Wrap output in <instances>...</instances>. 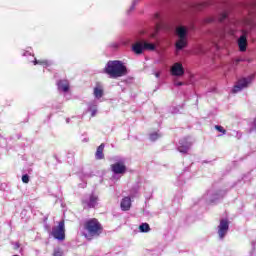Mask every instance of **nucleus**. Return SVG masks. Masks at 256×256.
Listing matches in <instances>:
<instances>
[{"instance_id": "f257e3e1", "label": "nucleus", "mask_w": 256, "mask_h": 256, "mask_svg": "<svg viewBox=\"0 0 256 256\" xmlns=\"http://www.w3.org/2000/svg\"><path fill=\"white\" fill-rule=\"evenodd\" d=\"M84 231H87V233H83V237L88 241H93L95 237H100L103 233V225L99 222V219L90 218L84 222Z\"/></svg>"}, {"instance_id": "f03ea898", "label": "nucleus", "mask_w": 256, "mask_h": 256, "mask_svg": "<svg viewBox=\"0 0 256 256\" xmlns=\"http://www.w3.org/2000/svg\"><path fill=\"white\" fill-rule=\"evenodd\" d=\"M104 73L109 75L110 79H118V77H125V75L128 73V70L127 66H125V64H123L121 61L110 60L107 62L104 68Z\"/></svg>"}, {"instance_id": "7ed1b4c3", "label": "nucleus", "mask_w": 256, "mask_h": 256, "mask_svg": "<svg viewBox=\"0 0 256 256\" xmlns=\"http://www.w3.org/2000/svg\"><path fill=\"white\" fill-rule=\"evenodd\" d=\"M51 235L58 241H65V220L60 221L57 226L52 228Z\"/></svg>"}, {"instance_id": "20e7f679", "label": "nucleus", "mask_w": 256, "mask_h": 256, "mask_svg": "<svg viewBox=\"0 0 256 256\" xmlns=\"http://www.w3.org/2000/svg\"><path fill=\"white\" fill-rule=\"evenodd\" d=\"M251 81H253V78L251 76L247 78H241L232 89V92L239 93V91H242V89L249 87V85H251Z\"/></svg>"}, {"instance_id": "39448f33", "label": "nucleus", "mask_w": 256, "mask_h": 256, "mask_svg": "<svg viewBox=\"0 0 256 256\" xmlns=\"http://www.w3.org/2000/svg\"><path fill=\"white\" fill-rule=\"evenodd\" d=\"M171 75L174 77H183L185 75V69L183 68V64L181 62H176L170 69Z\"/></svg>"}, {"instance_id": "423d86ee", "label": "nucleus", "mask_w": 256, "mask_h": 256, "mask_svg": "<svg viewBox=\"0 0 256 256\" xmlns=\"http://www.w3.org/2000/svg\"><path fill=\"white\" fill-rule=\"evenodd\" d=\"M111 170L115 175H123L127 172V166L124 162H116L111 165Z\"/></svg>"}, {"instance_id": "0eeeda50", "label": "nucleus", "mask_w": 256, "mask_h": 256, "mask_svg": "<svg viewBox=\"0 0 256 256\" xmlns=\"http://www.w3.org/2000/svg\"><path fill=\"white\" fill-rule=\"evenodd\" d=\"M227 231H229V221L225 219L220 220V224L218 226V235L220 239H223L227 235Z\"/></svg>"}, {"instance_id": "6e6552de", "label": "nucleus", "mask_w": 256, "mask_h": 256, "mask_svg": "<svg viewBox=\"0 0 256 256\" xmlns=\"http://www.w3.org/2000/svg\"><path fill=\"white\" fill-rule=\"evenodd\" d=\"M242 33L243 34L238 39V47L239 51L244 53V51H247V32L243 30Z\"/></svg>"}, {"instance_id": "1a4fd4ad", "label": "nucleus", "mask_w": 256, "mask_h": 256, "mask_svg": "<svg viewBox=\"0 0 256 256\" xmlns=\"http://www.w3.org/2000/svg\"><path fill=\"white\" fill-rule=\"evenodd\" d=\"M120 207L123 211H129L131 209V197H124L120 203Z\"/></svg>"}, {"instance_id": "9d476101", "label": "nucleus", "mask_w": 256, "mask_h": 256, "mask_svg": "<svg viewBox=\"0 0 256 256\" xmlns=\"http://www.w3.org/2000/svg\"><path fill=\"white\" fill-rule=\"evenodd\" d=\"M105 151V144L102 143L97 147V150L95 152V157L98 161H101V159H105V154L103 153Z\"/></svg>"}, {"instance_id": "9b49d317", "label": "nucleus", "mask_w": 256, "mask_h": 256, "mask_svg": "<svg viewBox=\"0 0 256 256\" xmlns=\"http://www.w3.org/2000/svg\"><path fill=\"white\" fill-rule=\"evenodd\" d=\"M57 87L59 91H63L64 93H67V91H69V81L59 80L57 82Z\"/></svg>"}, {"instance_id": "f8f14e48", "label": "nucleus", "mask_w": 256, "mask_h": 256, "mask_svg": "<svg viewBox=\"0 0 256 256\" xmlns=\"http://www.w3.org/2000/svg\"><path fill=\"white\" fill-rule=\"evenodd\" d=\"M176 35L179 37V39H187V28L184 26L177 27Z\"/></svg>"}, {"instance_id": "ddd939ff", "label": "nucleus", "mask_w": 256, "mask_h": 256, "mask_svg": "<svg viewBox=\"0 0 256 256\" xmlns=\"http://www.w3.org/2000/svg\"><path fill=\"white\" fill-rule=\"evenodd\" d=\"M144 47L142 42H136L135 44L132 45V51L136 55H141L143 53Z\"/></svg>"}, {"instance_id": "4468645a", "label": "nucleus", "mask_w": 256, "mask_h": 256, "mask_svg": "<svg viewBox=\"0 0 256 256\" xmlns=\"http://www.w3.org/2000/svg\"><path fill=\"white\" fill-rule=\"evenodd\" d=\"M185 47H187V38H179V40L176 42V49L181 51V49H185Z\"/></svg>"}, {"instance_id": "2eb2a0df", "label": "nucleus", "mask_w": 256, "mask_h": 256, "mask_svg": "<svg viewBox=\"0 0 256 256\" xmlns=\"http://www.w3.org/2000/svg\"><path fill=\"white\" fill-rule=\"evenodd\" d=\"M99 200V197L95 196V194L90 195V200L88 202V207L90 209L95 208V205H97V201Z\"/></svg>"}, {"instance_id": "dca6fc26", "label": "nucleus", "mask_w": 256, "mask_h": 256, "mask_svg": "<svg viewBox=\"0 0 256 256\" xmlns=\"http://www.w3.org/2000/svg\"><path fill=\"white\" fill-rule=\"evenodd\" d=\"M94 96L96 99H101V97H103V87L101 85H97L94 88Z\"/></svg>"}, {"instance_id": "f3484780", "label": "nucleus", "mask_w": 256, "mask_h": 256, "mask_svg": "<svg viewBox=\"0 0 256 256\" xmlns=\"http://www.w3.org/2000/svg\"><path fill=\"white\" fill-rule=\"evenodd\" d=\"M242 25L244 27H251L253 25V16L249 15L248 17L242 20Z\"/></svg>"}, {"instance_id": "a211bd4d", "label": "nucleus", "mask_w": 256, "mask_h": 256, "mask_svg": "<svg viewBox=\"0 0 256 256\" xmlns=\"http://www.w3.org/2000/svg\"><path fill=\"white\" fill-rule=\"evenodd\" d=\"M34 65H42L43 67H49V65H51V63H49V60H45V59L37 60L35 58Z\"/></svg>"}, {"instance_id": "6ab92c4d", "label": "nucleus", "mask_w": 256, "mask_h": 256, "mask_svg": "<svg viewBox=\"0 0 256 256\" xmlns=\"http://www.w3.org/2000/svg\"><path fill=\"white\" fill-rule=\"evenodd\" d=\"M139 229L141 233H149L151 231V227L149 226L148 223H142L139 226Z\"/></svg>"}, {"instance_id": "aec40b11", "label": "nucleus", "mask_w": 256, "mask_h": 256, "mask_svg": "<svg viewBox=\"0 0 256 256\" xmlns=\"http://www.w3.org/2000/svg\"><path fill=\"white\" fill-rule=\"evenodd\" d=\"M161 29H163V24L161 23H156V27H155V30H154V33H152L150 35V37L152 39H155V37H157V33H159V31H161Z\"/></svg>"}, {"instance_id": "412c9836", "label": "nucleus", "mask_w": 256, "mask_h": 256, "mask_svg": "<svg viewBox=\"0 0 256 256\" xmlns=\"http://www.w3.org/2000/svg\"><path fill=\"white\" fill-rule=\"evenodd\" d=\"M142 45L146 51H155V44L153 43L144 42Z\"/></svg>"}, {"instance_id": "4be33fe9", "label": "nucleus", "mask_w": 256, "mask_h": 256, "mask_svg": "<svg viewBox=\"0 0 256 256\" xmlns=\"http://www.w3.org/2000/svg\"><path fill=\"white\" fill-rule=\"evenodd\" d=\"M178 151L180 153H187L189 151V144H185L183 145L182 143H180V146L178 147Z\"/></svg>"}, {"instance_id": "5701e85b", "label": "nucleus", "mask_w": 256, "mask_h": 256, "mask_svg": "<svg viewBox=\"0 0 256 256\" xmlns=\"http://www.w3.org/2000/svg\"><path fill=\"white\" fill-rule=\"evenodd\" d=\"M228 15L229 11L225 10L224 12H222L218 17L219 23H223L224 19H227Z\"/></svg>"}, {"instance_id": "b1692460", "label": "nucleus", "mask_w": 256, "mask_h": 256, "mask_svg": "<svg viewBox=\"0 0 256 256\" xmlns=\"http://www.w3.org/2000/svg\"><path fill=\"white\" fill-rule=\"evenodd\" d=\"M159 137H161V135H159V133L154 132L152 134H150V141H157V139H159Z\"/></svg>"}, {"instance_id": "393cba45", "label": "nucleus", "mask_w": 256, "mask_h": 256, "mask_svg": "<svg viewBox=\"0 0 256 256\" xmlns=\"http://www.w3.org/2000/svg\"><path fill=\"white\" fill-rule=\"evenodd\" d=\"M209 6V3L208 2H203V3H200L196 6V9H198V11H201V9H203V7H207Z\"/></svg>"}, {"instance_id": "a878e982", "label": "nucleus", "mask_w": 256, "mask_h": 256, "mask_svg": "<svg viewBox=\"0 0 256 256\" xmlns=\"http://www.w3.org/2000/svg\"><path fill=\"white\" fill-rule=\"evenodd\" d=\"M215 129H216V131H219L220 133H223V135H225V133H227V130H225L223 128V126L216 125Z\"/></svg>"}, {"instance_id": "bb28decb", "label": "nucleus", "mask_w": 256, "mask_h": 256, "mask_svg": "<svg viewBox=\"0 0 256 256\" xmlns=\"http://www.w3.org/2000/svg\"><path fill=\"white\" fill-rule=\"evenodd\" d=\"M53 256H63V252L60 249H55L53 252Z\"/></svg>"}, {"instance_id": "cd10ccee", "label": "nucleus", "mask_w": 256, "mask_h": 256, "mask_svg": "<svg viewBox=\"0 0 256 256\" xmlns=\"http://www.w3.org/2000/svg\"><path fill=\"white\" fill-rule=\"evenodd\" d=\"M22 181H23L24 183H29V175L24 174V175L22 176Z\"/></svg>"}, {"instance_id": "c85d7f7f", "label": "nucleus", "mask_w": 256, "mask_h": 256, "mask_svg": "<svg viewBox=\"0 0 256 256\" xmlns=\"http://www.w3.org/2000/svg\"><path fill=\"white\" fill-rule=\"evenodd\" d=\"M96 115H97V110H96V108H94L91 111V117H95Z\"/></svg>"}, {"instance_id": "c756f323", "label": "nucleus", "mask_w": 256, "mask_h": 256, "mask_svg": "<svg viewBox=\"0 0 256 256\" xmlns=\"http://www.w3.org/2000/svg\"><path fill=\"white\" fill-rule=\"evenodd\" d=\"M213 21H215V19H213V18L206 19V23H213Z\"/></svg>"}, {"instance_id": "7c9ffc66", "label": "nucleus", "mask_w": 256, "mask_h": 256, "mask_svg": "<svg viewBox=\"0 0 256 256\" xmlns=\"http://www.w3.org/2000/svg\"><path fill=\"white\" fill-rule=\"evenodd\" d=\"M175 85L176 87H181V85H183V82H176Z\"/></svg>"}, {"instance_id": "2f4dec72", "label": "nucleus", "mask_w": 256, "mask_h": 256, "mask_svg": "<svg viewBox=\"0 0 256 256\" xmlns=\"http://www.w3.org/2000/svg\"><path fill=\"white\" fill-rule=\"evenodd\" d=\"M135 10V3L132 4V6L130 7V11H134Z\"/></svg>"}, {"instance_id": "473e14b6", "label": "nucleus", "mask_w": 256, "mask_h": 256, "mask_svg": "<svg viewBox=\"0 0 256 256\" xmlns=\"http://www.w3.org/2000/svg\"><path fill=\"white\" fill-rule=\"evenodd\" d=\"M161 15L159 13L155 14V19H160Z\"/></svg>"}, {"instance_id": "72a5a7b5", "label": "nucleus", "mask_w": 256, "mask_h": 256, "mask_svg": "<svg viewBox=\"0 0 256 256\" xmlns=\"http://www.w3.org/2000/svg\"><path fill=\"white\" fill-rule=\"evenodd\" d=\"M160 76H161V73H159V72L155 73V77L159 78Z\"/></svg>"}, {"instance_id": "f704fd0d", "label": "nucleus", "mask_w": 256, "mask_h": 256, "mask_svg": "<svg viewBox=\"0 0 256 256\" xmlns=\"http://www.w3.org/2000/svg\"><path fill=\"white\" fill-rule=\"evenodd\" d=\"M253 5H254V7H256V2Z\"/></svg>"}, {"instance_id": "c9c22d12", "label": "nucleus", "mask_w": 256, "mask_h": 256, "mask_svg": "<svg viewBox=\"0 0 256 256\" xmlns=\"http://www.w3.org/2000/svg\"><path fill=\"white\" fill-rule=\"evenodd\" d=\"M239 61H241L240 59L237 60V63H239Z\"/></svg>"}, {"instance_id": "e433bc0d", "label": "nucleus", "mask_w": 256, "mask_h": 256, "mask_svg": "<svg viewBox=\"0 0 256 256\" xmlns=\"http://www.w3.org/2000/svg\"><path fill=\"white\" fill-rule=\"evenodd\" d=\"M16 247H19V245H16Z\"/></svg>"}, {"instance_id": "4c0bfd02", "label": "nucleus", "mask_w": 256, "mask_h": 256, "mask_svg": "<svg viewBox=\"0 0 256 256\" xmlns=\"http://www.w3.org/2000/svg\"><path fill=\"white\" fill-rule=\"evenodd\" d=\"M16 247H19V245H16Z\"/></svg>"}]
</instances>
